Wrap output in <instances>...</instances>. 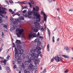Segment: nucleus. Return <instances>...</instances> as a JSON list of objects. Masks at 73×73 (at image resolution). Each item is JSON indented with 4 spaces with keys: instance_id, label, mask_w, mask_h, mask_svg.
I'll return each mask as SVG.
<instances>
[{
    "instance_id": "1",
    "label": "nucleus",
    "mask_w": 73,
    "mask_h": 73,
    "mask_svg": "<svg viewBox=\"0 0 73 73\" xmlns=\"http://www.w3.org/2000/svg\"><path fill=\"white\" fill-rule=\"evenodd\" d=\"M31 57H30V59L34 62H36L37 63L40 62V60H37V58H38L39 56L38 54H31Z\"/></svg>"
},
{
    "instance_id": "2",
    "label": "nucleus",
    "mask_w": 73,
    "mask_h": 73,
    "mask_svg": "<svg viewBox=\"0 0 73 73\" xmlns=\"http://www.w3.org/2000/svg\"><path fill=\"white\" fill-rule=\"evenodd\" d=\"M30 52L31 53H35V52H38V54L41 53V48L39 47H36V49H34V50H30Z\"/></svg>"
},
{
    "instance_id": "3",
    "label": "nucleus",
    "mask_w": 73,
    "mask_h": 73,
    "mask_svg": "<svg viewBox=\"0 0 73 73\" xmlns=\"http://www.w3.org/2000/svg\"><path fill=\"white\" fill-rule=\"evenodd\" d=\"M33 15L34 16L35 18H36V21L38 22L40 21V15L36 12H34L33 13Z\"/></svg>"
},
{
    "instance_id": "4",
    "label": "nucleus",
    "mask_w": 73,
    "mask_h": 73,
    "mask_svg": "<svg viewBox=\"0 0 73 73\" xmlns=\"http://www.w3.org/2000/svg\"><path fill=\"white\" fill-rule=\"evenodd\" d=\"M15 58H17V57H20L21 56V54L20 53H19L18 54V51H17V50L16 47H15ZM18 54V56H17Z\"/></svg>"
},
{
    "instance_id": "5",
    "label": "nucleus",
    "mask_w": 73,
    "mask_h": 73,
    "mask_svg": "<svg viewBox=\"0 0 73 73\" xmlns=\"http://www.w3.org/2000/svg\"><path fill=\"white\" fill-rule=\"evenodd\" d=\"M37 35L38 36H40V33H38L37 35H36L35 33H31L29 36V38H33L34 37H36Z\"/></svg>"
},
{
    "instance_id": "6",
    "label": "nucleus",
    "mask_w": 73,
    "mask_h": 73,
    "mask_svg": "<svg viewBox=\"0 0 73 73\" xmlns=\"http://www.w3.org/2000/svg\"><path fill=\"white\" fill-rule=\"evenodd\" d=\"M54 59L55 60L56 62H60V61H61V57L59 55H58L57 56H55L54 58Z\"/></svg>"
},
{
    "instance_id": "7",
    "label": "nucleus",
    "mask_w": 73,
    "mask_h": 73,
    "mask_svg": "<svg viewBox=\"0 0 73 73\" xmlns=\"http://www.w3.org/2000/svg\"><path fill=\"white\" fill-rule=\"evenodd\" d=\"M24 29H21L20 30L19 32L17 33H16L17 37H21V34H22L23 32H24Z\"/></svg>"
},
{
    "instance_id": "8",
    "label": "nucleus",
    "mask_w": 73,
    "mask_h": 73,
    "mask_svg": "<svg viewBox=\"0 0 73 73\" xmlns=\"http://www.w3.org/2000/svg\"><path fill=\"white\" fill-rule=\"evenodd\" d=\"M15 43H16L17 45H19L21 44V41L19 40H17Z\"/></svg>"
},
{
    "instance_id": "9",
    "label": "nucleus",
    "mask_w": 73,
    "mask_h": 73,
    "mask_svg": "<svg viewBox=\"0 0 73 73\" xmlns=\"http://www.w3.org/2000/svg\"><path fill=\"white\" fill-rule=\"evenodd\" d=\"M26 58H27V59H28V61L29 62H30V63H31V62H32V61H31L32 60H31V59L29 58V56L27 55Z\"/></svg>"
},
{
    "instance_id": "10",
    "label": "nucleus",
    "mask_w": 73,
    "mask_h": 73,
    "mask_svg": "<svg viewBox=\"0 0 73 73\" xmlns=\"http://www.w3.org/2000/svg\"><path fill=\"white\" fill-rule=\"evenodd\" d=\"M64 49H65V50H66L67 52L68 53H69L70 52V50H69V48L66 46H64Z\"/></svg>"
},
{
    "instance_id": "11",
    "label": "nucleus",
    "mask_w": 73,
    "mask_h": 73,
    "mask_svg": "<svg viewBox=\"0 0 73 73\" xmlns=\"http://www.w3.org/2000/svg\"><path fill=\"white\" fill-rule=\"evenodd\" d=\"M42 13L43 14V15L44 16V21H46V14L42 12Z\"/></svg>"
},
{
    "instance_id": "12",
    "label": "nucleus",
    "mask_w": 73,
    "mask_h": 73,
    "mask_svg": "<svg viewBox=\"0 0 73 73\" xmlns=\"http://www.w3.org/2000/svg\"><path fill=\"white\" fill-rule=\"evenodd\" d=\"M21 3L22 4H25V5L28 4V2L26 1H22L21 2Z\"/></svg>"
},
{
    "instance_id": "13",
    "label": "nucleus",
    "mask_w": 73,
    "mask_h": 73,
    "mask_svg": "<svg viewBox=\"0 0 73 73\" xmlns=\"http://www.w3.org/2000/svg\"><path fill=\"white\" fill-rule=\"evenodd\" d=\"M1 8L0 7V16H1L2 17H3V11L1 10Z\"/></svg>"
},
{
    "instance_id": "14",
    "label": "nucleus",
    "mask_w": 73,
    "mask_h": 73,
    "mask_svg": "<svg viewBox=\"0 0 73 73\" xmlns=\"http://www.w3.org/2000/svg\"><path fill=\"white\" fill-rule=\"evenodd\" d=\"M17 46V49L18 50H20V49L22 48V46L21 45H18Z\"/></svg>"
},
{
    "instance_id": "15",
    "label": "nucleus",
    "mask_w": 73,
    "mask_h": 73,
    "mask_svg": "<svg viewBox=\"0 0 73 73\" xmlns=\"http://www.w3.org/2000/svg\"><path fill=\"white\" fill-rule=\"evenodd\" d=\"M35 27L36 28V29H41V26L39 25L35 26Z\"/></svg>"
},
{
    "instance_id": "16",
    "label": "nucleus",
    "mask_w": 73,
    "mask_h": 73,
    "mask_svg": "<svg viewBox=\"0 0 73 73\" xmlns=\"http://www.w3.org/2000/svg\"><path fill=\"white\" fill-rule=\"evenodd\" d=\"M10 59H11V56H10L8 55L6 58V60L8 61V60H10Z\"/></svg>"
},
{
    "instance_id": "17",
    "label": "nucleus",
    "mask_w": 73,
    "mask_h": 73,
    "mask_svg": "<svg viewBox=\"0 0 73 73\" xmlns=\"http://www.w3.org/2000/svg\"><path fill=\"white\" fill-rule=\"evenodd\" d=\"M34 24L35 25V26H37V25H39L40 23L37 22H35L34 23Z\"/></svg>"
},
{
    "instance_id": "18",
    "label": "nucleus",
    "mask_w": 73,
    "mask_h": 73,
    "mask_svg": "<svg viewBox=\"0 0 73 73\" xmlns=\"http://www.w3.org/2000/svg\"><path fill=\"white\" fill-rule=\"evenodd\" d=\"M6 69L7 70L8 72H9L11 71V70L9 69V68L8 67H6Z\"/></svg>"
},
{
    "instance_id": "19",
    "label": "nucleus",
    "mask_w": 73,
    "mask_h": 73,
    "mask_svg": "<svg viewBox=\"0 0 73 73\" xmlns=\"http://www.w3.org/2000/svg\"><path fill=\"white\" fill-rule=\"evenodd\" d=\"M32 13H33V12L31 11H28V14L29 15H31Z\"/></svg>"
},
{
    "instance_id": "20",
    "label": "nucleus",
    "mask_w": 73,
    "mask_h": 73,
    "mask_svg": "<svg viewBox=\"0 0 73 73\" xmlns=\"http://www.w3.org/2000/svg\"><path fill=\"white\" fill-rule=\"evenodd\" d=\"M23 49H21V50H19V53H20L21 54H22L23 53Z\"/></svg>"
},
{
    "instance_id": "21",
    "label": "nucleus",
    "mask_w": 73,
    "mask_h": 73,
    "mask_svg": "<svg viewBox=\"0 0 73 73\" xmlns=\"http://www.w3.org/2000/svg\"><path fill=\"white\" fill-rule=\"evenodd\" d=\"M47 30H48V33L49 37L50 38V31H49V29L48 28L47 29Z\"/></svg>"
},
{
    "instance_id": "22",
    "label": "nucleus",
    "mask_w": 73,
    "mask_h": 73,
    "mask_svg": "<svg viewBox=\"0 0 73 73\" xmlns=\"http://www.w3.org/2000/svg\"><path fill=\"white\" fill-rule=\"evenodd\" d=\"M22 60V59H21V58H19L18 59V60H17L18 62H21Z\"/></svg>"
},
{
    "instance_id": "23",
    "label": "nucleus",
    "mask_w": 73,
    "mask_h": 73,
    "mask_svg": "<svg viewBox=\"0 0 73 73\" xmlns=\"http://www.w3.org/2000/svg\"><path fill=\"white\" fill-rule=\"evenodd\" d=\"M62 56L64 57V58H69V56H66L65 55H62Z\"/></svg>"
},
{
    "instance_id": "24",
    "label": "nucleus",
    "mask_w": 73,
    "mask_h": 73,
    "mask_svg": "<svg viewBox=\"0 0 73 73\" xmlns=\"http://www.w3.org/2000/svg\"><path fill=\"white\" fill-rule=\"evenodd\" d=\"M29 63H30V62H29L28 61H26L25 62V65H28V64H29Z\"/></svg>"
},
{
    "instance_id": "25",
    "label": "nucleus",
    "mask_w": 73,
    "mask_h": 73,
    "mask_svg": "<svg viewBox=\"0 0 73 73\" xmlns=\"http://www.w3.org/2000/svg\"><path fill=\"white\" fill-rule=\"evenodd\" d=\"M47 51L48 52H49V44H48V45L47 46Z\"/></svg>"
},
{
    "instance_id": "26",
    "label": "nucleus",
    "mask_w": 73,
    "mask_h": 73,
    "mask_svg": "<svg viewBox=\"0 0 73 73\" xmlns=\"http://www.w3.org/2000/svg\"><path fill=\"white\" fill-rule=\"evenodd\" d=\"M41 45V42L40 41H39L37 43V45L38 46H40Z\"/></svg>"
},
{
    "instance_id": "27",
    "label": "nucleus",
    "mask_w": 73,
    "mask_h": 73,
    "mask_svg": "<svg viewBox=\"0 0 73 73\" xmlns=\"http://www.w3.org/2000/svg\"><path fill=\"white\" fill-rule=\"evenodd\" d=\"M36 11H38V10H39V7L37 6H36Z\"/></svg>"
},
{
    "instance_id": "28",
    "label": "nucleus",
    "mask_w": 73,
    "mask_h": 73,
    "mask_svg": "<svg viewBox=\"0 0 73 73\" xmlns=\"http://www.w3.org/2000/svg\"><path fill=\"white\" fill-rule=\"evenodd\" d=\"M35 32H37L38 31V30L36 29H34L33 30Z\"/></svg>"
},
{
    "instance_id": "29",
    "label": "nucleus",
    "mask_w": 73,
    "mask_h": 73,
    "mask_svg": "<svg viewBox=\"0 0 73 73\" xmlns=\"http://www.w3.org/2000/svg\"><path fill=\"white\" fill-rule=\"evenodd\" d=\"M14 24V25H17L18 24V23H17V21H15L13 22Z\"/></svg>"
},
{
    "instance_id": "30",
    "label": "nucleus",
    "mask_w": 73,
    "mask_h": 73,
    "mask_svg": "<svg viewBox=\"0 0 73 73\" xmlns=\"http://www.w3.org/2000/svg\"><path fill=\"white\" fill-rule=\"evenodd\" d=\"M29 66L30 67V68L31 69H32V68H33V65H32V64H31Z\"/></svg>"
},
{
    "instance_id": "31",
    "label": "nucleus",
    "mask_w": 73,
    "mask_h": 73,
    "mask_svg": "<svg viewBox=\"0 0 73 73\" xmlns=\"http://www.w3.org/2000/svg\"><path fill=\"white\" fill-rule=\"evenodd\" d=\"M19 19L21 20H24V17L22 16L20 17Z\"/></svg>"
},
{
    "instance_id": "32",
    "label": "nucleus",
    "mask_w": 73,
    "mask_h": 73,
    "mask_svg": "<svg viewBox=\"0 0 73 73\" xmlns=\"http://www.w3.org/2000/svg\"><path fill=\"white\" fill-rule=\"evenodd\" d=\"M20 31V28H17L16 30V32H19Z\"/></svg>"
},
{
    "instance_id": "33",
    "label": "nucleus",
    "mask_w": 73,
    "mask_h": 73,
    "mask_svg": "<svg viewBox=\"0 0 73 73\" xmlns=\"http://www.w3.org/2000/svg\"><path fill=\"white\" fill-rule=\"evenodd\" d=\"M10 20H11V23H13V18H10Z\"/></svg>"
},
{
    "instance_id": "34",
    "label": "nucleus",
    "mask_w": 73,
    "mask_h": 73,
    "mask_svg": "<svg viewBox=\"0 0 73 73\" xmlns=\"http://www.w3.org/2000/svg\"><path fill=\"white\" fill-rule=\"evenodd\" d=\"M52 41L53 42H54V36H53L52 38Z\"/></svg>"
},
{
    "instance_id": "35",
    "label": "nucleus",
    "mask_w": 73,
    "mask_h": 73,
    "mask_svg": "<svg viewBox=\"0 0 73 73\" xmlns=\"http://www.w3.org/2000/svg\"><path fill=\"white\" fill-rule=\"evenodd\" d=\"M15 28L14 27H12L11 29V31H14V30H15Z\"/></svg>"
},
{
    "instance_id": "36",
    "label": "nucleus",
    "mask_w": 73,
    "mask_h": 73,
    "mask_svg": "<svg viewBox=\"0 0 73 73\" xmlns=\"http://www.w3.org/2000/svg\"><path fill=\"white\" fill-rule=\"evenodd\" d=\"M39 41V39H36L35 40V42H37V41Z\"/></svg>"
},
{
    "instance_id": "37",
    "label": "nucleus",
    "mask_w": 73,
    "mask_h": 73,
    "mask_svg": "<svg viewBox=\"0 0 73 73\" xmlns=\"http://www.w3.org/2000/svg\"><path fill=\"white\" fill-rule=\"evenodd\" d=\"M2 37L3 38L4 36V33L3 32H2Z\"/></svg>"
},
{
    "instance_id": "38",
    "label": "nucleus",
    "mask_w": 73,
    "mask_h": 73,
    "mask_svg": "<svg viewBox=\"0 0 73 73\" xmlns=\"http://www.w3.org/2000/svg\"><path fill=\"white\" fill-rule=\"evenodd\" d=\"M26 13H23V16H25V17H27V15H26Z\"/></svg>"
},
{
    "instance_id": "39",
    "label": "nucleus",
    "mask_w": 73,
    "mask_h": 73,
    "mask_svg": "<svg viewBox=\"0 0 73 73\" xmlns=\"http://www.w3.org/2000/svg\"><path fill=\"white\" fill-rule=\"evenodd\" d=\"M46 69H45L42 72V73H46Z\"/></svg>"
},
{
    "instance_id": "40",
    "label": "nucleus",
    "mask_w": 73,
    "mask_h": 73,
    "mask_svg": "<svg viewBox=\"0 0 73 73\" xmlns=\"http://www.w3.org/2000/svg\"><path fill=\"white\" fill-rule=\"evenodd\" d=\"M31 4H35V3L33 1H31Z\"/></svg>"
},
{
    "instance_id": "41",
    "label": "nucleus",
    "mask_w": 73,
    "mask_h": 73,
    "mask_svg": "<svg viewBox=\"0 0 73 73\" xmlns=\"http://www.w3.org/2000/svg\"><path fill=\"white\" fill-rule=\"evenodd\" d=\"M9 2L11 3L12 4V3H13V1H12L11 0H9Z\"/></svg>"
},
{
    "instance_id": "42",
    "label": "nucleus",
    "mask_w": 73,
    "mask_h": 73,
    "mask_svg": "<svg viewBox=\"0 0 73 73\" xmlns=\"http://www.w3.org/2000/svg\"><path fill=\"white\" fill-rule=\"evenodd\" d=\"M69 71V70H68V69H66V70L65 71H64V72L65 73H68V72Z\"/></svg>"
},
{
    "instance_id": "43",
    "label": "nucleus",
    "mask_w": 73,
    "mask_h": 73,
    "mask_svg": "<svg viewBox=\"0 0 73 73\" xmlns=\"http://www.w3.org/2000/svg\"><path fill=\"white\" fill-rule=\"evenodd\" d=\"M9 11L10 12H13V11H12V10L11 9H9Z\"/></svg>"
},
{
    "instance_id": "44",
    "label": "nucleus",
    "mask_w": 73,
    "mask_h": 73,
    "mask_svg": "<svg viewBox=\"0 0 73 73\" xmlns=\"http://www.w3.org/2000/svg\"><path fill=\"white\" fill-rule=\"evenodd\" d=\"M33 10L34 12H35L36 11V9H35V7L33 8Z\"/></svg>"
},
{
    "instance_id": "45",
    "label": "nucleus",
    "mask_w": 73,
    "mask_h": 73,
    "mask_svg": "<svg viewBox=\"0 0 73 73\" xmlns=\"http://www.w3.org/2000/svg\"><path fill=\"white\" fill-rule=\"evenodd\" d=\"M5 2L6 3V4H8V1H7V0H5Z\"/></svg>"
},
{
    "instance_id": "46",
    "label": "nucleus",
    "mask_w": 73,
    "mask_h": 73,
    "mask_svg": "<svg viewBox=\"0 0 73 73\" xmlns=\"http://www.w3.org/2000/svg\"><path fill=\"white\" fill-rule=\"evenodd\" d=\"M40 29V30L41 31H44V29L42 28H41Z\"/></svg>"
},
{
    "instance_id": "47",
    "label": "nucleus",
    "mask_w": 73,
    "mask_h": 73,
    "mask_svg": "<svg viewBox=\"0 0 73 73\" xmlns=\"http://www.w3.org/2000/svg\"><path fill=\"white\" fill-rule=\"evenodd\" d=\"M27 12V10H24V11H23V13H25V12Z\"/></svg>"
},
{
    "instance_id": "48",
    "label": "nucleus",
    "mask_w": 73,
    "mask_h": 73,
    "mask_svg": "<svg viewBox=\"0 0 73 73\" xmlns=\"http://www.w3.org/2000/svg\"><path fill=\"white\" fill-rule=\"evenodd\" d=\"M23 7H24V9H26V8H27L28 6L27 5V6H24Z\"/></svg>"
},
{
    "instance_id": "49",
    "label": "nucleus",
    "mask_w": 73,
    "mask_h": 73,
    "mask_svg": "<svg viewBox=\"0 0 73 73\" xmlns=\"http://www.w3.org/2000/svg\"><path fill=\"white\" fill-rule=\"evenodd\" d=\"M16 68V65H14V66H13V68L14 69H15V68Z\"/></svg>"
},
{
    "instance_id": "50",
    "label": "nucleus",
    "mask_w": 73,
    "mask_h": 73,
    "mask_svg": "<svg viewBox=\"0 0 73 73\" xmlns=\"http://www.w3.org/2000/svg\"><path fill=\"white\" fill-rule=\"evenodd\" d=\"M15 46V43H13V47L14 48Z\"/></svg>"
},
{
    "instance_id": "51",
    "label": "nucleus",
    "mask_w": 73,
    "mask_h": 73,
    "mask_svg": "<svg viewBox=\"0 0 73 73\" xmlns=\"http://www.w3.org/2000/svg\"><path fill=\"white\" fill-rule=\"evenodd\" d=\"M3 27H4L5 28H7V26L6 25H4V26H3Z\"/></svg>"
},
{
    "instance_id": "52",
    "label": "nucleus",
    "mask_w": 73,
    "mask_h": 73,
    "mask_svg": "<svg viewBox=\"0 0 73 73\" xmlns=\"http://www.w3.org/2000/svg\"><path fill=\"white\" fill-rule=\"evenodd\" d=\"M3 13H4V14H6V13H7V12L5 11H3Z\"/></svg>"
},
{
    "instance_id": "53",
    "label": "nucleus",
    "mask_w": 73,
    "mask_h": 73,
    "mask_svg": "<svg viewBox=\"0 0 73 73\" xmlns=\"http://www.w3.org/2000/svg\"><path fill=\"white\" fill-rule=\"evenodd\" d=\"M39 37L40 38H43V36H39Z\"/></svg>"
},
{
    "instance_id": "54",
    "label": "nucleus",
    "mask_w": 73,
    "mask_h": 73,
    "mask_svg": "<svg viewBox=\"0 0 73 73\" xmlns=\"http://www.w3.org/2000/svg\"><path fill=\"white\" fill-rule=\"evenodd\" d=\"M28 3L29 4V5H30V7H31V6H32V5H31V3H30V2H28Z\"/></svg>"
},
{
    "instance_id": "55",
    "label": "nucleus",
    "mask_w": 73,
    "mask_h": 73,
    "mask_svg": "<svg viewBox=\"0 0 73 73\" xmlns=\"http://www.w3.org/2000/svg\"><path fill=\"white\" fill-rule=\"evenodd\" d=\"M5 64H6V63L5 62H3V63L2 65H5Z\"/></svg>"
},
{
    "instance_id": "56",
    "label": "nucleus",
    "mask_w": 73,
    "mask_h": 73,
    "mask_svg": "<svg viewBox=\"0 0 73 73\" xmlns=\"http://www.w3.org/2000/svg\"><path fill=\"white\" fill-rule=\"evenodd\" d=\"M53 61H54V59H53V58L51 59V62H53Z\"/></svg>"
},
{
    "instance_id": "57",
    "label": "nucleus",
    "mask_w": 73,
    "mask_h": 73,
    "mask_svg": "<svg viewBox=\"0 0 73 73\" xmlns=\"http://www.w3.org/2000/svg\"><path fill=\"white\" fill-rule=\"evenodd\" d=\"M13 64H15V63H16V61H13Z\"/></svg>"
},
{
    "instance_id": "58",
    "label": "nucleus",
    "mask_w": 73,
    "mask_h": 73,
    "mask_svg": "<svg viewBox=\"0 0 73 73\" xmlns=\"http://www.w3.org/2000/svg\"><path fill=\"white\" fill-rule=\"evenodd\" d=\"M29 15H28V17L29 18H31V16H30Z\"/></svg>"
},
{
    "instance_id": "59",
    "label": "nucleus",
    "mask_w": 73,
    "mask_h": 73,
    "mask_svg": "<svg viewBox=\"0 0 73 73\" xmlns=\"http://www.w3.org/2000/svg\"><path fill=\"white\" fill-rule=\"evenodd\" d=\"M69 12H70V11H73V9H71L69 10Z\"/></svg>"
},
{
    "instance_id": "60",
    "label": "nucleus",
    "mask_w": 73,
    "mask_h": 73,
    "mask_svg": "<svg viewBox=\"0 0 73 73\" xmlns=\"http://www.w3.org/2000/svg\"><path fill=\"white\" fill-rule=\"evenodd\" d=\"M17 16H20V14L19 13H17Z\"/></svg>"
},
{
    "instance_id": "61",
    "label": "nucleus",
    "mask_w": 73,
    "mask_h": 73,
    "mask_svg": "<svg viewBox=\"0 0 73 73\" xmlns=\"http://www.w3.org/2000/svg\"><path fill=\"white\" fill-rule=\"evenodd\" d=\"M0 58L1 59V60H3V57L0 56Z\"/></svg>"
},
{
    "instance_id": "62",
    "label": "nucleus",
    "mask_w": 73,
    "mask_h": 73,
    "mask_svg": "<svg viewBox=\"0 0 73 73\" xmlns=\"http://www.w3.org/2000/svg\"><path fill=\"white\" fill-rule=\"evenodd\" d=\"M40 57H41V58H42V54H40Z\"/></svg>"
},
{
    "instance_id": "63",
    "label": "nucleus",
    "mask_w": 73,
    "mask_h": 73,
    "mask_svg": "<svg viewBox=\"0 0 73 73\" xmlns=\"http://www.w3.org/2000/svg\"><path fill=\"white\" fill-rule=\"evenodd\" d=\"M59 40H60V38H58L57 40V41H59Z\"/></svg>"
},
{
    "instance_id": "64",
    "label": "nucleus",
    "mask_w": 73,
    "mask_h": 73,
    "mask_svg": "<svg viewBox=\"0 0 73 73\" xmlns=\"http://www.w3.org/2000/svg\"><path fill=\"white\" fill-rule=\"evenodd\" d=\"M2 50V48H0V52Z\"/></svg>"
}]
</instances>
